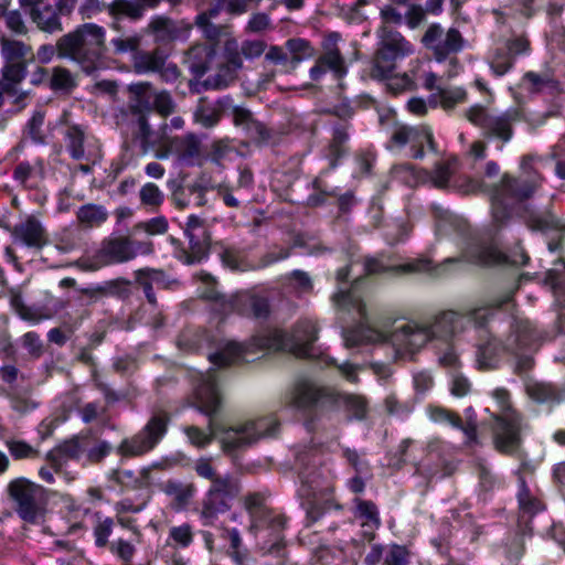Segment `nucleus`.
Returning <instances> with one entry per match:
<instances>
[{"label": "nucleus", "instance_id": "nucleus-1", "mask_svg": "<svg viewBox=\"0 0 565 565\" xmlns=\"http://www.w3.org/2000/svg\"><path fill=\"white\" fill-rule=\"evenodd\" d=\"M352 265L339 268L337 271L338 290L332 296L334 306L353 315L359 323L343 332L344 343L348 348L360 344L388 343L396 359L412 360L424 348L430 345L437 355L439 364L448 367L450 388H470L471 383L460 370L459 347L469 342L472 333L479 337L486 330L495 309L512 301L511 296L501 300L475 308L467 312L444 310L424 319H408L395 323L390 332L381 331L370 324L366 306L355 286L358 279L348 287Z\"/></svg>", "mask_w": 565, "mask_h": 565}, {"label": "nucleus", "instance_id": "nucleus-2", "mask_svg": "<svg viewBox=\"0 0 565 565\" xmlns=\"http://www.w3.org/2000/svg\"><path fill=\"white\" fill-rule=\"evenodd\" d=\"M532 161L533 158L530 156H524L521 160V169L526 173V178H515L504 173L500 182L492 186L483 178H452L450 162L436 164L430 180L436 188L451 190L463 195L488 194L492 221L497 227H500L511 218L520 204L535 193L543 181L539 173L531 172Z\"/></svg>", "mask_w": 565, "mask_h": 565}, {"label": "nucleus", "instance_id": "nucleus-3", "mask_svg": "<svg viewBox=\"0 0 565 565\" xmlns=\"http://www.w3.org/2000/svg\"><path fill=\"white\" fill-rule=\"evenodd\" d=\"M547 333L541 331L526 318H513L504 340L489 337L484 343L478 345L476 364L479 370H493L499 366L504 353L515 359L514 373L522 381L524 388H545L530 374L534 367V354L541 348Z\"/></svg>", "mask_w": 565, "mask_h": 565}, {"label": "nucleus", "instance_id": "nucleus-4", "mask_svg": "<svg viewBox=\"0 0 565 565\" xmlns=\"http://www.w3.org/2000/svg\"><path fill=\"white\" fill-rule=\"evenodd\" d=\"M317 332L316 322L303 318L298 320L289 332L271 329L254 335L246 343L226 341L216 352L209 354V360L218 367L230 366L247 360L249 353H259L264 350L285 351L299 358H312Z\"/></svg>", "mask_w": 565, "mask_h": 565}, {"label": "nucleus", "instance_id": "nucleus-5", "mask_svg": "<svg viewBox=\"0 0 565 565\" xmlns=\"http://www.w3.org/2000/svg\"><path fill=\"white\" fill-rule=\"evenodd\" d=\"M195 473L210 481L201 501L199 515L203 525H213L220 514L231 510L232 502L239 497L243 486L232 473H220L211 457H200L194 461Z\"/></svg>", "mask_w": 565, "mask_h": 565}, {"label": "nucleus", "instance_id": "nucleus-6", "mask_svg": "<svg viewBox=\"0 0 565 565\" xmlns=\"http://www.w3.org/2000/svg\"><path fill=\"white\" fill-rule=\"evenodd\" d=\"M106 30L96 23L77 25L58 39V57L76 63L87 75L104 65Z\"/></svg>", "mask_w": 565, "mask_h": 565}, {"label": "nucleus", "instance_id": "nucleus-7", "mask_svg": "<svg viewBox=\"0 0 565 565\" xmlns=\"http://www.w3.org/2000/svg\"><path fill=\"white\" fill-rule=\"evenodd\" d=\"M289 404L303 415H311L327 405L343 407L350 414L349 419H364L366 415V401L363 396L337 391H291Z\"/></svg>", "mask_w": 565, "mask_h": 565}, {"label": "nucleus", "instance_id": "nucleus-8", "mask_svg": "<svg viewBox=\"0 0 565 565\" xmlns=\"http://www.w3.org/2000/svg\"><path fill=\"white\" fill-rule=\"evenodd\" d=\"M11 508L25 523L36 524L47 511L49 491L28 478L19 477L7 486Z\"/></svg>", "mask_w": 565, "mask_h": 565}, {"label": "nucleus", "instance_id": "nucleus-9", "mask_svg": "<svg viewBox=\"0 0 565 565\" xmlns=\"http://www.w3.org/2000/svg\"><path fill=\"white\" fill-rule=\"evenodd\" d=\"M277 428L278 422L271 416L246 420L232 426H222L220 427L222 451L232 456L238 450L253 446L264 437L275 435Z\"/></svg>", "mask_w": 565, "mask_h": 565}, {"label": "nucleus", "instance_id": "nucleus-10", "mask_svg": "<svg viewBox=\"0 0 565 565\" xmlns=\"http://www.w3.org/2000/svg\"><path fill=\"white\" fill-rule=\"evenodd\" d=\"M430 210L437 239L450 238L462 250V257L472 263V254H477L482 243L470 235L467 221L437 203Z\"/></svg>", "mask_w": 565, "mask_h": 565}, {"label": "nucleus", "instance_id": "nucleus-11", "mask_svg": "<svg viewBox=\"0 0 565 565\" xmlns=\"http://www.w3.org/2000/svg\"><path fill=\"white\" fill-rule=\"evenodd\" d=\"M154 250L151 241H135L127 236H110L105 238L87 266L90 270L113 264H122L139 255H150Z\"/></svg>", "mask_w": 565, "mask_h": 565}, {"label": "nucleus", "instance_id": "nucleus-12", "mask_svg": "<svg viewBox=\"0 0 565 565\" xmlns=\"http://www.w3.org/2000/svg\"><path fill=\"white\" fill-rule=\"evenodd\" d=\"M205 298L213 302V310L222 316L236 313L254 319H266L269 316L268 300L248 291L226 296L216 290H209Z\"/></svg>", "mask_w": 565, "mask_h": 565}, {"label": "nucleus", "instance_id": "nucleus-13", "mask_svg": "<svg viewBox=\"0 0 565 565\" xmlns=\"http://www.w3.org/2000/svg\"><path fill=\"white\" fill-rule=\"evenodd\" d=\"M170 416L167 412H154L139 433L119 444L117 454L124 458H131L151 451L167 434Z\"/></svg>", "mask_w": 565, "mask_h": 565}, {"label": "nucleus", "instance_id": "nucleus-14", "mask_svg": "<svg viewBox=\"0 0 565 565\" xmlns=\"http://www.w3.org/2000/svg\"><path fill=\"white\" fill-rule=\"evenodd\" d=\"M193 406L202 414L206 415L210 420L207 425L209 433H204L196 426H186L183 431L188 436L190 443L199 448H204L216 438L220 427L223 425L216 424L213 416L217 415L223 405V397L218 391H194Z\"/></svg>", "mask_w": 565, "mask_h": 565}, {"label": "nucleus", "instance_id": "nucleus-15", "mask_svg": "<svg viewBox=\"0 0 565 565\" xmlns=\"http://www.w3.org/2000/svg\"><path fill=\"white\" fill-rule=\"evenodd\" d=\"M414 52V46L398 32H388L374 57L371 76L375 79H385L393 74L395 62Z\"/></svg>", "mask_w": 565, "mask_h": 565}, {"label": "nucleus", "instance_id": "nucleus-16", "mask_svg": "<svg viewBox=\"0 0 565 565\" xmlns=\"http://www.w3.org/2000/svg\"><path fill=\"white\" fill-rule=\"evenodd\" d=\"M422 44L438 63H441L460 53L465 49L466 40L456 28L445 30L441 24L431 23L422 36Z\"/></svg>", "mask_w": 565, "mask_h": 565}, {"label": "nucleus", "instance_id": "nucleus-17", "mask_svg": "<svg viewBox=\"0 0 565 565\" xmlns=\"http://www.w3.org/2000/svg\"><path fill=\"white\" fill-rule=\"evenodd\" d=\"M530 53V40L524 34H512L488 54L487 61L492 74L501 77L513 68L519 57L527 56Z\"/></svg>", "mask_w": 565, "mask_h": 565}, {"label": "nucleus", "instance_id": "nucleus-18", "mask_svg": "<svg viewBox=\"0 0 565 565\" xmlns=\"http://www.w3.org/2000/svg\"><path fill=\"white\" fill-rule=\"evenodd\" d=\"M363 267L369 275L392 274L394 276H403L430 273L436 270L438 265H435L430 258L424 256L408 259L405 263H396L392 257L380 254L366 257Z\"/></svg>", "mask_w": 565, "mask_h": 565}, {"label": "nucleus", "instance_id": "nucleus-19", "mask_svg": "<svg viewBox=\"0 0 565 565\" xmlns=\"http://www.w3.org/2000/svg\"><path fill=\"white\" fill-rule=\"evenodd\" d=\"M492 439L494 448L508 456L515 455L522 445L521 418L515 412L493 415Z\"/></svg>", "mask_w": 565, "mask_h": 565}, {"label": "nucleus", "instance_id": "nucleus-20", "mask_svg": "<svg viewBox=\"0 0 565 565\" xmlns=\"http://www.w3.org/2000/svg\"><path fill=\"white\" fill-rule=\"evenodd\" d=\"M467 117L470 122L480 127L487 137H495L505 143L513 136L512 122L514 117L509 111L493 114L477 105L468 110Z\"/></svg>", "mask_w": 565, "mask_h": 565}, {"label": "nucleus", "instance_id": "nucleus-21", "mask_svg": "<svg viewBox=\"0 0 565 565\" xmlns=\"http://www.w3.org/2000/svg\"><path fill=\"white\" fill-rule=\"evenodd\" d=\"M339 33L328 34L322 43L323 53L317 58L316 64L310 68L309 76L312 81H320L329 71L335 79H341L348 74L345 60L338 49Z\"/></svg>", "mask_w": 565, "mask_h": 565}, {"label": "nucleus", "instance_id": "nucleus-22", "mask_svg": "<svg viewBox=\"0 0 565 565\" xmlns=\"http://www.w3.org/2000/svg\"><path fill=\"white\" fill-rule=\"evenodd\" d=\"M391 141L398 148H404L408 145L412 151L411 156L415 159H422L424 157L425 146H427L430 151H436L433 132L426 126H398L394 130Z\"/></svg>", "mask_w": 565, "mask_h": 565}, {"label": "nucleus", "instance_id": "nucleus-23", "mask_svg": "<svg viewBox=\"0 0 565 565\" xmlns=\"http://www.w3.org/2000/svg\"><path fill=\"white\" fill-rule=\"evenodd\" d=\"M19 3L41 31L56 33L63 30L61 14L54 6L42 0H19Z\"/></svg>", "mask_w": 565, "mask_h": 565}, {"label": "nucleus", "instance_id": "nucleus-24", "mask_svg": "<svg viewBox=\"0 0 565 565\" xmlns=\"http://www.w3.org/2000/svg\"><path fill=\"white\" fill-rule=\"evenodd\" d=\"M11 235L14 244L34 249H41L49 241L45 227L35 215H28L15 224Z\"/></svg>", "mask_w": 565, "mask_h": 565}, {"label": "nucleus", "instance_id": "nucleus-25", "mask_svg": "<svg viewBox=\"0 0 565 565\" xmlns=\"http://www.w3.org/2000/svg\"><path fill=\"white\" fill-rule=\"evenodd\" d=\"M64 145L73 160H89L93 152L94 137L88 127L79 124H67L63 131Z\"/></svg>", "mask_w": 565, "mask_h": 565}, {"label": "nucleus", "instance_id": "nucleus-26", "mask_svg": "<svg viewBox=\"0 0 565 565\" xmlns=\"http://www.w3.org/2000/svg\"><path fill=\"white\" fill-rule=\"evenodd\" d=\"M205 233L204 220L198 215H190L184 228V234L189 239L190 252H184V255L181 257L184 264H198L207 256Z\"/></svg>", "mask_w": 565, "mask_h": 565}, {"label": "nucleus", "instance_id": "nucleus-27", "mask_svg": "<svg viewBox=\"0 0 565 565\" xmlns=\"http://www.w3.org/2000/svg\"><path fill=\"white\" fill-rule=\"evenodd\" d=\"M529 262V256L521 246H515L507 253L497 250L492 245L482 243L478 246L477 254H472V263L480 265L510 264L523 266Z\"/></svg>", "mask_w": 565, "mask_h": 565}, {"label": "nucleus", "instance_id": "nucleus-28", "mask_svg": "<svg viewBox=\"0 0 565 565\" xmlns=\"http://www.w3.org/2000/svg\"><path fill=\"white\" fill-rule=\"evenodd\" d=\"M339 371L342 376H344L349 384L356 385L361 384L364 379L374 376L377 379L379 385H390V377L392 376V371L388 365L383 363H373L369 366H359L355 364H351L349 362H344L338 365Z\"/></svg>", "mask_w": 565, "mask_h": 565}, {"label": "nucleus", "instance_id": "nucleus-29", "mask_svg": "<svg viewBox=\"0 0 565 565\" xmlns=\"http://www.w3.org/2000/svg\"><path fill=\"white\" fill-rule=\"evenodd\" d=\"M190 29V25L184 21H174L164 15H154L148 24V30L157 43L185 40L189 36Z\"/></svg>", "mask_w": 565, "mask_h": 565}, {"label": "nucleus", "instance_id": "nucleus-30", "mask_svg": "<svg viewBox=\"0 0 565 565\" xmlns=\"http://www.w3.org/2000/svg\"><path fill=\"white\" fill-rule=\"evenodd\" d=\"M171 152L177 161L183 167H194L201 164V140L194 134L173 137L170 141Z\"/></svg>", "mask_w": 565, "mask_h": 565}, {"label": "nucleus", "instance_id": "nucleus-31", "mask_svg": "<svg viewBox=\"0 0 565 565\" xmlns=\"http://www.w3.org/2000/svg\"><path fill=\"white\" fill-rule=\"evenodd\" d=\"M544 282L550 285L554 297L558 316V332L565 333V263L559 259L547 270Z\"/></svg>", "mask_w": 565, "mask_h": 565}, {"label": "nucleus", "instance_id": "nucleus-32", "mask_svg": "<svg viewBox=\"0 0 565 565\" xmlns=\"http://www.w3.org/2000/svg\"><path fill=\"white\" fill-rule=\"evenodd\" d=\"M0 76V87L8 96L14 97L15 103L22 102L26 94L20 92L19 85L25 79L28 74L26 62L4 63Z\"/></svg>", "mask_w": 565, "mask_h": 565}, {"label": "nucleus", "instance_id": "nucleus-33", "mask_svg": "<svg viewBox=\"0 0 565 565\" xmlns=\"http://www.w3.org/2000/svg\"><path fill=\"white\" fill-rule=\"evenodd\" d=\"M215 44H196L188 52V65L194 77L200 78L216 65Z\"/></svg>", "mask_w": 565, "mask_h": 565}, {"label": "nucleus", "instance_id": "nucleus-34", "mask_svg": "<svg viewBox=\"0 0 565 565\" xmlns=\"http://www.w3.org/2000/svg\"><path fill=\"white\" fill-rule=\"evenodd\" d=\"M350 129L351 125L347 120L335 122L331 128L332 137L324 149V157L329 160L331 169L338 167L340 159L348 153L347 145L350 140Z\"/></svg>", "mask_w": 565, "mask_h": 565}, {"label": "nucleus", "instance_id": "nucleus-35", "mask_svg": "<svg viewBox=\"0 0 565 565\" xmlns=\"http://www.w3.org/2000/svg\"><path fill=\"white\" fill-rule=\"evenodd\" d=\"M267 498L268 494L260 491L247 492L242 497V505L250 519L249 531L252 533L256 534L259 529V522L263 521L270 510L266 503Z\"/></svg>", "mask_w": 565, "mask_h": 565}, {"label": "nucleus", "instance_id": "nucleus-36", "mask_svg": "<svg viewBox=\"0 0 565 565\" xmlns=\"http://www.w3.org/2000/svg\"><path fill=\"white\" fill-rule=\"evenodd\" d=\"M161 490L168 497L172 498V508L177 511L185 510L196 493V487L193 482H182L174 479L167 480Z\"/></svg>", "mask_w": 565, "mask_h": 565}, {"label": "nucleus", "instance_id": "nucleus-37", "mask_svg": "<svg viewBox=\"0 0 565 565\" xmlns=\"http://www.w3.org/2000/svg\"><path fill=\"white\" fill-rule=\"evenodd\" d=\"M131 94L129 110L131 114H150L153 110L156 89L149 83H138L129 86Z\"/></svg>", "mask_w": 565, "mask_h": 565}, {"label": "nucleus", "instance_id": "nucleus-38", "mask_svg": "<svg viewBox=\"0 0 565 565\" xmlns=\"http://www.w3.org/2000/svg\"><path fill=\"white\" fill-rule=\"evenodd\" d=\"M523 82L529 84L527 90L530 93L556 94L561 92L559 82L550 71L542 73L529 71L523 75Z\"/></svg>", "mask_w": 565, "mask_h": 565}, {"label": "nucleus", "instance_id": "nucleus-39", "mask_svg": "<svg viewBox=\"0 0 565 565\" xmlns=\"http://www.w3.org/2000/svg\"><path fill=\"white\" fill-rule=\"evenodd\" d=\"M0 51L7 64L26 62V58L32 55V47L30 45L6 34L0 38Z\"/></svg>", "mask_w": 565, "mask_h": 565}, {"label": "nucleus", "instance_id": "nucleus-40", "mask_svg": "<svg viewBox=\"0 0 565 565\" xmlns=\"http://www.w3.org/2000/svg\"><path fill=\"white\" fill-rule=\"evenodd\" d=\"M109 14L115 18L111 24L114 30L119 31L120 17H126L132 21L140 20L145 12L143 6L139 0H113L108 7Z\"/></svg>", "mask_w": 565, "mask_h": 565}, {"label": "nucleus", "instance_id": "nucleus-41", "mask_svg": "<svg viewBox=\"0 0 565 565\" xmlns=\"http://www.w3.org/2000/svg\"><path fill=\"white\" fill-rule=\"evenodd\" d=\"M520 489L518 493L520 519L524 521L531 520L536 513L544 510L543 502L534 497L526 486L525 479L520 477Z\"/></svg>", "mask_w": 565, "mask_h": 565}, {"label": "nucleus", "instance_id": "nucleus-42", "mask_svg": "<svg viewBox=\"0 0 565 565\" xmlns=\"http://www.w3.org/2000/svg\"><path fill=\"white\" fill-rule=\"evenodd\" d=\"M76 217L84 227H98L107 221L108 212L103 205L89 203L78 207Z\"/></svg>", "mask_w": 565, "mask_h": 565}, {"label": "nucleus", "instance_id": "nucleus-43", "mask_svg": "<svg viewBox=\"0 0 565 565\" xmlns=\"http://www.w3.org/2000/svg\"><path fill=\"white\" fill-rule=\"evenodd\" d=\"M130 281L124 278H117L114 280L106 281L103 286H99L95 289L93 288H84L81 291L88 296L90 299L94 298L95 294L103 292L109 296H116L118 298H128L131 294L130 290Z\"/></svg>", "mask_w": 565, "mask_h": 565}, {"label": "nucleus", "instance_id": "nucleus-44", "mask_svg": "<svg viewBox=\"0 0 565 565\" xmlns=\"http://www.w3.org/2000/svg\"><path fill=\"white\" fill-rule=\"evenodd\" d=\"M142 36L135 32L129 35H118L109 41L113 49V54L125 55L131 54L134 57L140 50Z\"/></svg>", "mask_w": 565, "mask_h": 565}, {"label": "nucleus", "instance_id": "nucleus-45", "mask_svg": "<svg viewBox=\"0 0 565 565\" xmlns=\"http://www.w3.org/2000/svg\"><path fill=\"white\" fill-rule=\"evenodd\" d=\"M164 64V57L158 52H140L134 57L135 71L139 74L158 72Z\"/></svg>", "mask_w": 565, "mask_h": 565}, {"label": "nucleus", "instance_id": "nucleus-46", "mask_svg": "<svg viewBox=\"0 0 565 565\" xmlns=\"http://www.w3.org/2000/svg\"><path fill=\"white\" fill-rule=\"evenodd\" d=\"M286 49L291 55V62L299 64L315 56L316 51L308 40L301 38L289 39L286 42Z\"/></svg>", "mask_w": 565, "mask_h": 565}, {"label": "nucleus", "instance_id": "nucleus-47", "mask_svg": "<svg viewBox=\"0 0 565 565\" xmlns=\"http://www.w3.org/2000/svg\"><path fill=\"white\" fill-rule=\"evenodd\" d=\"M353 502L355 504V515L364 520L363 525H371L373 529L381 526L379 510L373 501L355 498Z\"/></svg>", "mask_w": 565, "mask_h": 565}, {"label": "nucleus", "instance_id": "nucleus-48", "mask_svg": "<svg viewBox=\"0 0 565 565\" xmlns=\"http://www.w3.org/2000/svg\"><path fill=\"white\" fill-rule=\"evenodd\" d=\"M44 117L43 111L35 110L25 124L24 134L35 145L46 143V134L43 130Z\"/></svg>", "mask_w": 565, "mask_h": 565}, {"label": "nucleus", "instance_id": "nucleus-49", "mask_svg": "<svg viewBox=\"0 0 565 565\" xmlns=\"http://www.w3.org/2000/svg\"><path fill=\"white\" fill-rule=\"evenodd\" d=\"M286 286L297 295L309 294L313 290V281L307 271L295 269L285 277Z\"/></svg>", "mask_w": 565, "mask_h": 565}, {"label": "nucleus", "instance_id": "nucleus-50", "mask_svg": "<svg viewBox=\"0 0 565 565\" xmlns=\"http://www.w3.org/2000/svg\"><path fill=\"white\" fill-rule=\"evenodd\" d=\"M217 72L214 75L209 76L202 83L205 89H223L226 88L236 78V73L226 65H218Z\"/></svg>", "mask_w": 565, "mask_h": 565}, {"label": "nucleus", "instance_id": "nucleus-51", "mask_svg": "<svg viewBox=\"0 0 565 565\" xmlns=\"http://www.w3.org/2000/svg\"><path fill=\"white\" fill-rule=\"evenodd\" d=\"M224 537L230 542V556L236 565H245L247 551L243 548L239 531L235 527L226 529Z\"/></svg>", "mask_w": 565, "mask_h": 565}, {"label": "nucleus", "instance_id": "nucleus-52", "mask_svg": "<svg viewBox=\"0 0 565 565\" xmlns=\"http://www.w3.org/2000/svg\"><path fill=\"white\" fill-rule=\"evenodd\" d=\"M76 86L74 76L72 73L62 66L53 68L52 76L50 79V87L53 90H65L68 92Z\"/></svg>", "mask_w": 565, "mask_h": 565}, {"label": "nucleus", "instance_id": "nucleus-53", "mask_svg": "<svg viewBox=\"0 0 565 565\" xmlns=\"http://www.w3.org/2000/svg\"><path fill=\"white\" fill-rule=\"evenodd\" d=\"M97 522L94 526L93 533L95 537V545L99 548L109 547V536L113 533L114 520L111 518L102 519L96 514Z\"/></svg>", "mask_w": 565, "mask_h": 565}, {"label": "nucleus", "instance_id": "nucleus-54", "mask_svg": "<svg viewBox=\"0 0 565 565\" xmlns=\"http://www.w3.org/2000/svg\"><path fill=\"white\" fill-rule=\"evenodd\" d=\"M1 18L4 19L6 28L10 32L17 35H25L28 33L26 22L20 10H7V8L4 7V13Z\"/></svg>", "mask_w": 565, "mask_h": 565}, {"label": "nucleus", "instance_id": "nucleus-55", "mask_svg": "<svg viewBox=\"0 0 565 565\" xmlns=\"http://www.w3.org/2000/svg\"><path fill=\"white\" fill-rule=\"evenodd\" d=\"M141 204L149 207H158L163 203L164 194L154 183L148 182L139 191Z\"/></svg>", "mask_w": 565, "mask_h": 565}, {"label": "nucleus", "instance_id": "nucleus-56", "mask_svg": "<svg viewBox=\"0 0 565 565\" xmlns=\"http://www.w3.org/2000/svg\"><path fill=\"white\" fill-rule=\"evenodd\" d=\"M86 441L87 437L85 436H73L72 438L61 443L56 448L62 452L65 459H78L79 455L83 452Z\"/></svg>", "mask_w": 565, "mask_h": 565}, {"label": "nucleus", "instance_id": "nucleus-57", "mask_svg": "<svg viewBox=\"0 0 565 565\" xmlns=\"http://www.w3.org/2000/svg\"><path fill=\"white\" fill-rule=\"evenodd\" d=\"M439 103L445 109H451L465 102L466 90L461 87L438 88Z\"/></svg>", "mask_w": 565, "mask_h": 565}, {"label": "nucleus", "instance_id": "nucleus-58", "mask_svg": "<svg viewBox=\"0 0 565 565\" xmlns=\"http://www.w3.org/2000/svg\"><path fill=\"white\" fill-rule=\"evenodd\" d=\"M23 349L33 360L40 359L44 353V343L40 335L34 331H29L21 337Z\"/></svg>", "mask_w": 565, "mask_h": 565}, {"label": "nucleus", "instance_id": "nucleus-59", "mask_svg": "<svg viewBox=\"0 0 565 565\" xmlns=\"http://www.w3.org/2000/svg\"><path fill=\"white\" fill-rule=\"evenodd\" d=\"M294 247L302 248V254L319 256L329 250L320 241L305 235H298L294 242Z\"/></svg>", "mask_w": 565, "mask_h": 565}, {"label": "nucleus", "instance_id": "nucleus-60", "mask_svg": "<svg viewBox=\"0 0 565 565\" xmlns=\"http://www.w3.org/2000/svg\"><path fill=\"white\" fill-rule=\"evenodd\" d=\"M223 263L233 270L246 271L256 269L255 265H249L244 255L235 249H225L222 254Z\"/></svg>", "mask_w": 565, "mask_h": 565}, {"label": "nucleus", "instance_id": "nucleus-61", "mask_svg": "<svg viewBox=\"0 0 565 565\" xmlns=\"http://www.w3.org/2000/svg\"><path fill=\"white\" fill-rule=\"evenodd\" d=\"M194 119L205 128L215 126L220 120L218 110L211 105H201L194 113Z\"/></svg>", "mask_w": 565, "mask_h": 565}, {"label": "nucleus", "instance_id": "nucleus-62", "mask_svg": "<svg viewBox=\"0 0 565 565\" xmlns=\"http://www.w3.org/2000/svg\"><path fill=\"white\" fill-rule=\"evenodd\" d=\"M7 447L9 449L10 455L14 459H26V458H34L39 455V451L33 448L31 445L23 440H14L10 439L6 441Z\"/></svg>", "mask_w": 565, "mask_h": 565}, {"label": "nucleus", "instance_id": "nucleus-63", "mask_svg": "<svg viewBox=\"0 0 565 565\" xmlns=\"http://www.w3.org/2000/svg\"><path fill=\"white\" fill-rule=\"evenodd\" d=\"M9 397L12 407L19 413H26L36 407L38 403L31 398L29 391H11Z\"/></svg>", "mask_w": 565, "mask_h": 565}, {"label": "nucleus", "instance_id": "nucleus-64", "mask_svg": "<svg viewBox=\"0 0 565 565\" xmlns=\"http://www.w3.org/2000/svg\"><path fill=\"white\" fill-rule=\"evenodd\" d=\"M411 552L404 545L393 544L384 557L385 565H409Z\"/></svg>", "mask_w": 565, "mask_h": 565}]
</instances>
